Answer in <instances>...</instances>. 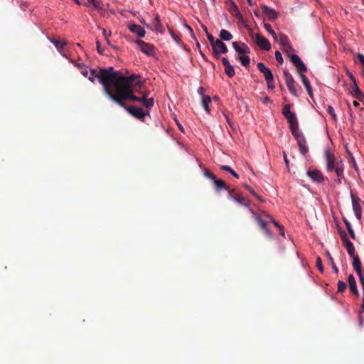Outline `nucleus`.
<instances>
[{
  "mask_svg": "<svg viewBox=\"0 0 364 364\" xmlns=\"http://www.w3.org/2000/svg\"><path fill=\"white\" fill-rule=\"evenodd\" d=\"M135 43L138 45L140 50L147 55H154L155 53V47L149 43L141 40H136Z\"/></svg>",
  "mask_w": 364,
  "mask_h": 364,
  "instance_id": "9b49d317",
  "label": "nucleus"
},
{
  "mask_svg": "<svg viewBox=\"0 0 364 364\" xmlns=\"http://www.w3.org/2000/svg\"><path fill=\"white\" fill-rule=\"evenodd\" d=\"M232 46L238 55L236 58L244 67H247L250 63V58L247 54L250 53L249 46L242 42H232Z\"/></svg>",
  "mask_w": 364,
  "mask_h": 364,
  "instance_id": "39448f33",
  "label": "nucleus"
},
{
  "mask_svg": "<svg viewBox=\"0 0 364 364\" xmlns=\"http://www.w3.org/2000/svg\"><path fill=\"white\" fill-rule=\"evenodd\" d=\"M295 138L297 141L300 152L302 154H306L309 151V148L308 146L306 145V141L304 134H301L300 135H296Z\"/></svg>",
  "mask_w": 364,
  "mask_h": 364,
  "instance_id": "dca6fc26",
  "label": "nucleus"
},
{
  "mask_svg": "<svg viewBox=\"0 0 364 364\" xmlns=\"http://www.w3.org/2000/svg\"><path fill=\"white\" fill-rule=\"evenodd\" d=\"M350 159H351V161H352V163H353V168H354L356 171H358V166H357V164H356V163H355V159L353 157V156H352V155H350Z\"/></svg>",
  "mask_w": 364,
  "mask_h": 364,
  "instance_id": "bf43d9fd",
  "label": "nucleus"
},
{
  "mask_svg": "<svg viewBox=\"0 0 364 364\" xmlns=\"http://www.w3.org/2000/svg\"><path fill=\"white\" fill-rule=\"evenodd\" d=\"M206 36H207V38L212 46L215 43L216 39H215V38L213 36V35H211L209 33H207Z\"/></svg>",
  "mask_w": 364,
  "mask_h": 364,
  "instance_id": "8fccbe9b",
  "label": "nucleus"
},
{
  "mask_svg": "<svg viewBox=\"0 0 364 364\" xmlns=\"http://www.w3.org/2000/svg\"><path fill=\"white\" fill-rule=\"evenodd\" d=\"M269 98L268 97H264V98L262 99V102H263L264 103H267V102H269Z\"/></svg>",
  "mask_w": 364,
  "mask_h": 364,
  "instance_id": "774afa93",
  "label": "nucleus"
},
{
  "mask_svg": "<svg viewBox=\"0 0 364 364\" xmlns=\"http://www.w3.org/2000/svg\"><path fill=\"white\" fill-rule=\"evenodd\" d=\"M262 9L269 20L274 21L278 18V13L274 9L269 8L266 5H262Z\"/></svg>",
  "mask_w": 364,
  "mask_h": 364,
  "instance_id": "f3484780",
  "label": "nucleus"
},
{
  "mask_svg": "<svg viewBox=\"0 0 364 364\" xmlns=\"http://www.w3.org/2000/svg\"><path fill=\"white\" fill-rule=\"evenodd\" d=\"M96 45H97V50L98 53L102 54L103 53V50H102V49L100 47V42L97 41Z\"/></svg>",
  "mask_w": 364,
  "mask_h": 364,
  "instance_id": "13d9d810",
  "label": "nucleus"
},
{
  "mask_svg": "<svg viewBox=\"0 0 364 364\" xmlns=\"http://www.w3.org/2000/svg\"><path fill=\"white\" fill-rule=\"evenodd\" d=\"M327 256H328V260L330 261L331 262V267H332V269H333L334 272L336 274H338V267H336V265L335 264V262L333 261V257H331V255H330V253L328 252L326 253Z\"/></svg>",
  "mask_w": 364,
  "mask_h": 364,
  "instance_id": "4c0bfd02",
  "label": "nucleus"
},
{
  "mask_svg": "<svg viewBox=\"0 0 364 364\" xmlns=\"http://www.w3.org/2000/svg\"><path fill=\"white\" fill-rule=\"evenodd\" d=\"M299 77L301 79L302 83H303L304 86L305 87V88L308 92V95H309V97L311 99H313L314 96H313L312 87L311 86L309 79L303 73H299Z\"/></svg>",
  "mask_w": 364,
  "mask_h": 364,
  "instance_id": "5701e85b",
  "label": "nucleus"
},
{
  "mask_svg": "<svg viewBox=\"0 0 364 364\" xmlns=\"http://www.w3.org/2000/svg\"><path fill=\"white\" fill-rule=\"evenodd\" d=\"M220 38L223 41H230L232 38V35L227 30L222 29L220 32Z\"/></svg>",
  "mask_w": 364,
  "mask_h": 364,
  "instance_id": "c756f323",
  "label": "nucleus"
},
{
  "mask_svg": "<svg viewBox=\"0 0 364 364\" xmlns=\"http://www.w3.org/2000/svg\"><path fill=\"white\" fill-rule=\"evenodd\" d=\"M228 198L246 207H249L250 205L248 199L244 198L240 193L235 191L233 189L229 191Z\"/></svg>",
  "mask_w": 364,
  "mask_h": 364,
  "instance_id": "9d476101",
  "label": "nucleus"
},
{
  "mask_svg": "<svg viewBox=\"0 0 364 364\" xmlns=\"http://www.w3.org/2000/svg\"><path fill=\"white\" fill-rule=\"evenodd\" d=\"M220 170L228 171L231 173L235 178H239V175L229 166L228 165H222L220 167Z\"/></svg>",
  "mask_w": 364,
  "mask_h": 364,
  "instance_id": "7c9ffc66",
  "label": "nucleus"
},
{
  "mask_svg": "<svg viewBox=\"0 0 364 364\" xmlns=\"http://www.w3.org/2000/svg\"><path fill=\"white\" fill-rule=\"evenodd\" d=\"M308 176L314 181L318 183H322L324 181V178L321 172L317 169L307 171Z\"/></svg>",
  "mask_w": 364,
  "mask_h": 364,
  "instance_id": "6ab92c4d",
  "label": "nucleus"
},
{
  "mask_svg": "<svg viewBox=\"0 0 364 364\" xmlns=\"http://www.w3.org/2000/svg\"><path fill=\"white\" fill-rule=\"evenodd\" d=\"M341 238L343 242V246L346 247L348 255L350 257L355 255V251L353 244L348 239L346 233L345 232H341Z\"/></svg>",
  "mask_w": 364,
  "mask_h": 364,
  "instance_id": "f8f14e48",
  "label": "nucleus"
},
{
  "mask_svg": "<svg viewBox=\"0 0 364 364\" xmlns=\"http://www.w3.org/2000/svg\"><path fill=\"white\" fill-rule=\"evenodd\" d=\"M326 161V168L328 171H335L338 176V183L341 184L342 179L344 178V165L342 160H337L335 155L329 150H326L324 153Z\"/></svg>",
  "mask_w": 364,
  "mask_h": 364,
  "instance_id": "20e7f679",
  "label": "nucleus"
},
{
  "mask_svg": "<svg viewBox=\"0 0 364 364\" xmlns=\"http://www.w3.org/2000/svg\"><path fill=\"white\" fill-rule=\"evenodd\" d=\"M290 109L291 105L289 104L285 105L282 109V114L288 120L289 123L291 122H294V120L297 119L295 114L294 112H291Z\"/></svg>",
  "mask_w": 364,
  "mask_h": 364,
  "instance_id": "aec40b11",
  "label": "nucleus"
},
{
  "mask_svg": "<svg viewBox=\"0 0 364 364\" xmlns=\"http://www.w3.org/2000/svg\"><path fill=\"white\" fill-rule=\"evenodd\" d=\"M267 217H269V218H270L271 221L272 222V223H273L275 226H277V227H278V228H279V230H280V231H281V232H280V233H281V235H284V228H283V227H282V226H281V225H279V224L276 220H274L271 216L267 215Z\"/></svg>",
  "mask_w": 364,
  "mask_h": 364,
  "instance_id": "ea45409f",
  "label": "nucleus"
},
{
  "mask_svg": "<svg viewBox=\"0 0 364 364\" xmlns=\"http://www.w3.org/2000/svg\"><path fill=\"white\" fill-rule=\"evenodd\" d=\"M204 175L205 177L210 178L213 181L216 178V176L209 170L205 169L204 171Z\"/></svg>",
  "mask_w": 364,
  "mask_h": 364,
  "instance_id": "79ce46f5",
  "label": "nucleus"
},
{
  "mask_svg": "<svg viewBox=\"0 0 364 364\" xmlns=\"http://www.w3.org/2000/svg\"><path fill=\"white\" fill-rule=\"evenodd\" d=\"M128 100H124L123 104L124 105H119L120 107L124 108L130 114L134 117L136 119L144 120V118L146 115L149 114V111L144 112L142 109L136 107L134 106H127L126 105V102Z\"/></svg>",
  "mask_w": 364,
  "mask_h": 364,
  "instance_id": "0eeeda50",
  "label": "nucleus"
},
{
  "mask_svg": "<svg viewBox=\"0 0 364 364\" xmlns=\"http://www.w3.org/2000/svg\"><path fill=\"white\" fill-rule=\"evenodd\" d=\"M289 124H290V129L291 131V134L294 137H296V135H300L302 134L299 130V124H298L297 119L294 120V122H289Z\"/></svg>",
  "mask_w": 364,
  "mask_h": 364,
  "instance_id": "cd10ccee",
  "label": "nucleus"
},
{
  "mask_svg": "<svg viewBox=\"0 0 364 364\" xmlns=\"http://www.w3.org/2000/svg\"><path fill=\"white\" fill-rule=\"evenodd\" d=\"M284 159L285 161L286 165L288 166H289V160L287 159V154H285V152H284Z\"/></svg>",
  "mask_w": 364,
  "mask_h": 364,
  "instance_id": "680f3d73",
  "label": "nucleus"
},
{
  "mask_svg": "<svg viewBox=\"0 0 364 364\" xmlns=\"http://www.w3.org/2000/svg\"><path fill=\"white\" fill-rule=\"evenodd\" d=\"M139 75H132L125 78L121 88L117 92V97L114 98V101L118 105H124V100H130L134 102H141L144 106L149 111L154 106V98H147V95L145 94L142 97H139L134 95V90L136 87H141L142 82L136 81Z\"/></svg>",
  "mask_w": 364,
  "mask_h": 364,
  "instance_id": "7ed1b4c3",
  "label": "nucleus"
},
{
  "mask_svg": "<svg viewBox=\"0 0 364 364\" xmlns=\"http://www.w3.org/2000/svg\"><path fill=\"white\" fill-rule=\"evenodd\" d=\"M51 42L54 44L55 48L60 51L63 49V47L66 45L65 41H60V40L53 39L51 41Z\"/></svg>",
  "mask_w": 364,
  "mask_h": 364,
  "instance_id": "2f4dec72",
  "label": "nucleus"
},
{
  "mask_svg": "<svg viewBox=\"0 0 364 364\" xmlns=\"http://www.w3.org/2000/svg\"><path fill=\"white\" fill-rule=\"evenodd\" d=\"M244 187L252 195V196H256V193L255 192V191L250 186H248L247 184H245L244 185Z\"/></svg>",
  "mask_w": 364,
  "mask_h": 364,
  "instance_id": "3c124183",
  "label": "nucleus"
},
{
  "mask_svg": "<svg viewBox=\"0 0 364 364\" xmlns=\"http://www.w3.org/2000/svg\"><path fill=\"white\" fill-rule=\"evenodd\" d=\"M264 26L266 31L273 37L274 40L277 41V34L272 28L271 25L269 23H264Z\"/></svg>",
  "mask_w": 364,
  "mask_h": 364,
  "instance_id": "72a5a7b5",
  "label": "nucleus"
},
{
  "mask_svg": "<svg viewBox=\"0 0 364 364\" xmlns=\"http://www.w3.org/2000/svg\"><path fill=\"white\" fill-rule=\"evenodd\" d=\"M258 200H259L260 202H264V199L262 198V197H260L259 196H258L257 193H256V196H254Z\"/></svg>",
  "mask_w": 364,
  "mask_h": 364,
  "instance_id": "0e129e2a",
  "label": "nucleus"
},
{
  "mask_svg": "<svg viewBox=\"0 0 364 364\" xmlns=\"http://www.w3.org/2000/svg\"><path fill=\"white\" fill-rule=\"evenodd\" d=\"M168 32L171 35V37L173 38L174 41L178 44L181 41L179 36L175 34L170 28H168Z\"/></svg>",
  "mask_w": 364,
  "mask_h": 364,
  "instance_id": "c03bdc74",
  "label": "nucleus"
},
{
  "mask_svg": "<svg viewBox=\"0 0 364 364\" xmlns=\"http://www.w3.org/2000/svg\"><path fill=\"white\" fill-rule=\"evenodd\" d=\"M350 237L353 239V240H355V232H354V230L353 228L350 229L348 230Z\"/></svg>",
  "mask_w": 364,
  "mask_h": 364,
  "instance_id": "4d7b16f0",
  "label": "nucleus"
},
{
  "mask_svg": "<svg viewBox=\"0 0 364 364\" xmlns=\"http://www.w3.org/2000/svg\"><path fill=\"white\" fill-rule=\"evenodd\" d=\"M338 292H343L346 290V287H347V285L346 284L341 281V280H339L338 282Z\"/></svg>",
  "mask_w": 364,
  "mask_h": 364,
  "instance_id": "58836bf2",
  "label": "nucleus"
},
{
  "mask_svg": "<svg viewBox=\"0 0 364 364\" xmlns=\"http://www.w3.org/2000/svg\"><path fill=\"white\" fill-rule=\"evenodd\" d=\"M316 265L321 272H323V267L322 261H321V259L320 257H317L316 261Z\"/></svg>",
  "mask_w": 364,
  "mask_h": 364,
  "instance_id": "a19ab883",
  "label": "nucleus"
},
{
  "mask_svg": "<svg viewBox=\"0 0 364 364\" xmlns=\"http://www.w3.org/2000/svg\"><path fill=\"white\" fill-rule=\"evenodd\" d=\"M284 50L285 52H287V53H289L290 52H294V49L292 48V46H291V44L289 43V44H287V46H285L284 47Z\"/></svg>",
  "mask_w": 364,
  "mask_h": 364,
  "instance_id": "09e8293b",
  "label": "nucleus"
},
{
  "mask_svg": "<svg viewBox=\"0 0 364 364\" xmlns=\"http://www.w3.org/2000/svg\"><path fill=\"white\" fill-rule=\"evenodd\" d=\"M327 112L331 116L332 119L336 122L337 117L335 113L334 109L331 105H328L326 109Z\"/></svg>",
  "mask_w": 364,
  "mask_h": 364,
  "instance_id": "e433bc0d",
  "label": "nucleus"
},
{
  "mask_svg": "<svg viewBox=\"0 0 364 364\" xmlns=\"http://www.w3.org/2000/svg\"><path fill=\"white\" fill-rule=\"evenodd\" d=\"M87 78L92 82L97 78L102 85L105 94L112 101L117 97V92L121 88L125 78L119 72L115 71L112 67L100 68L98 71L90 69Z\"/></svg>",
  "mask_w": 364,
  "mask_h": 364,
  "instance_id": "f257e3e1",
  "label": "nucleus"
},
{
  "mask_svg": "<svg viewBox=\"0 0 364 364\" xmlns=\"http://www.w3.org/2000/svg\"><path fill=\"white\" fill-rule=\"evenodd\" d=\"M348 284L350 291L358 296L359 295V292L357 289L356 280L353 274H350L348 276Z\"/></svg>",
  "mask_w": 364,
  "mask_h": 364,
  "instance_id": "b1692460",
  "label": "nucleus"
},
{
  "mask_svg": "<svg viewBox=\"0 0 364 364\" xmlns=\"http://www.w3.org/2000/svg\"><path fill=\"white\" fill-rule=\"evenodd\" d=\"M250 211L252 214L255 220L258 223L260 228L264 232L265 235L268 237H271L272 234L267 228V223L262 220L261 217L257 215L252 209L250 208Z\"/></svg>",
  "mask_w": 364,
  "mask_h": 364,
  "instance_id": "4468645a",
  "label": "nucleus"
},
{
  "mask_svg": "<svg viewBox=\"0 0 364 364\" xmlns=\"http://www.w3.org/2000/svg\"><path fill=\"white\" fill-rule=\"evenodd\" d=\"M80 72L81 74L85 77H87L90 73L89 70L87 68H82V70Z\"/></svg>",
  "mask_w": 364,
  "mask_h": 364,
  "instance_id": "603ef678",
  "label": "nucleus"
},
{
  "mask_svg": "<svg viewBox=\"0 0 364 364\" xmlns=\"http://www.w3.org/2000/svg\"><path fill=\"white\" fill-rule=\"evenodd\" d=\"M275 58L279 63H280V64L283 63V58H282V53L278 50H277L275 52Z\"/></svg>",
  "mask_w": 364,
  "mask_h": 364,
  "instance_id": "49530a36",
  "label": "nucleus"
},
{
  "mask_svg": "<svg viewBox=\"0 0 364 364\" xmlns=\"http://www.w3.org/2000/svg\"><path fill=\"white\" fill-rule=\"evenodd\" d=\"M279 44L283 46V48L289 43V38L284 33L279 34Z\"/></svg>",
  "mask_w": 364,
  "mask_h": 364,
  "instance_id": "473e14b6",
  "label": "nucleus"
},
{
  "mask_svg": "<svg viewBox=\"0 0 364 364\" xmlns=\"http://www.w3.org/2000/svg\"><path fill=\"white\" fill-rule=\"evenodd\" d=\"M140 22H141V23L144 24L147 28H151L150 25H149V24L146 23V22H145V20H144V19H141V20H140Z\"/></svg>",
  "mask_w": 364,
  "mask_h": 364,
  "instance_id": "69168bd1",
  "label": "nucleus"
},
{
  "mask_svg": "<svg viewBox=\"0 0 364 364\" xmlns=\"http://www.w3.org/2000/svg\"><path fill=\"white\" fill-rule=\"evenodd\" d=\"M255 43L262 49L264 50H269L271 49V45L269 41L262 36L260 33L255 35Z\"/></svg>",
  "mask_w": 364,
  "mask_h": 364,
  "instance_id": "ddd939ff",
  "label": "nucleus"
},
{
  "mask_svg": "<svg viewBox=\"0 0 364 364\" xmlns=\"http://www.w3.org/2000/svg\"><path fill=\"white\" fill-rule=\"evenodd\" d=\"M364 313V304H362L359 310V314H361Z\"/></svg>",
  "mask_w": 364,
  "mask_h": 364,
  "instance_id": "e2e57ef3",
  "label": "nucleus"
},
{
  "mask_svg": "<svg viewBox=\"0 0 364 364\" xmlns=\"http://www.w3.org/2000/svg\"><path fill=\"white\" fill-rule=\"evenodd\" d=\"M267 84V87L269 89L273 90L275 87L274 82V78L272 80H266Z\"/></svg>",
  "mask_w": 364,
  "mask_h": 364,
  "instance_id": "de8ad7c7",
  "label": "nucleus"
},
{
  "mask_svg": "<svg viewBox=\"0 0 364 364\" xmlns=\"http://www.w3.org/2000/svg\"><path fill=\"white\" fill-rule=\"evenodd\" d=\"M228 10L230 13L238 20L242 21L243 19L242 15L241 14L237 6L232 0H230Z\"/></svg>",
  "mask_w": 364,
  "mask_h": 364,
  "instance_id": "412c9836",
  "label": "nucleus"
},
{
  "mask_svg": "<svg viewBox=\"0 0 364 364\" xmlns=\"http://www.w3.org/2000/svg\"><path fill=\"white\" fill-rule=\"evenodd\" d=\"M291 63L296 67V69L300 73H304L307 70V68L299 55L292 54L290 55Z\"/></svg>",
  "mask_w": 364,
  "mask_h": 364,
  "instance_id": "2eb2a0df",
  "label": "nucleus"
},
{
  "mask_svg": "<svg viewBox=\"0 0 364 364\" xmlns=\"http://www.w3.org/2000/svg\"><path fill=\"white\" fill-rule=\"evenodd\" d=\"M87 78L92 82L97 78L102 85L105 94L112 101L117 97V92L121 88L125 78L119 72L115 71L112 67L100 68L98 71L90 69Z\"/></svg>",
  "mask_w": 364,
  "mask_h": 364,
  "instance_id": "f03ea898",
  "label": "nucleus"
},
{
  "mask_svg": "<svg viewBox=\"0 0 364 364\" xmlns=\"http://www.w3.org/2000/svg\"><path fill=\"white\" fill-rule=\"evenodd\" d=\"M343 221H344V223H345L348 230L351 229V228H353L351 224L350 223V222L347 219L343 218Z\"/></svg>",
  "mask_w": 364,
  "mask_h": 364,
  "instance_id": "6e6d98bb",
  "label": "nucleus"
},
{
  "mask_svg": "<svg viewBox=\"0 0 364 364\" xmlns=\"http://www.w3.org/2000/svg\"><path fill=\"white\" fill-rule=\"evenodd\" d=\"M350 196L352 199V205L355 215L356 218L360 220L362 218V200L358 196L353 194L352 193L350 194Z\"/></svg>",
  "mask_w": 364,
  "mask_h": 364,
  "instance_id": "1a4fd4ad",
  "label": "nucleus"
},
{
  "mask_svg": "<svg viewBox=\"0 0 364 364\" xmlns=\"http://www.w3.org/2000/svg\"><path fill=\"white\" fill-rule=\"evenodd\" d=\"M225 73L229 77H232L235 74V69L231 65L225 68Z\"/></svg>",
  "mask_w": 364,
  "mask_h": 364,
  "instance_id": "c9c22d12",
  "label": "nucleus"
},
{
  "mask_svg": "<svg viewBox=\"0 0 364 364\" xmlns=\"http://www.w3.org/2000/svg\"><path fill=\"white\" fill-rule=\"evenodd\" d=\"M283 74L286 85L290 93L296 97L299 96V95L301 93V87L296 82L292 75L289 73L288 70H284Z\"/></svg>",
  "mask_w": 364,
  "mask_h": 364,
  "instance_id": "423d86ee",
  "label": "nucleus"
},
{
  "mask_svg": "<svg viewBox=\"0 0 364 364\" xmlns=\"http://www.w3.org/2000/svg\"><path fill=\"white\" fill-rule=\"evenodd\" d=\"M359 277V281L361 284V286L364 284V271L360 272V274H358Z\"/></svg>",
  "mask_w": 364,
  "mask_h": 364,
  "instance_id": "864d4df0",
  "label": "nucleus"
},
{
  "mask_svg": "<svg viewBox=\"0 0 364 364\" xmlns=\"http://www.w3.org/2000/svg\"><path fill=\"white\" fill-rule=\"evenodd\" d=\"M257 67L259 72L262 73H264L267 69H269L264 65L263 63L261 62L257 63Z\"/></svg>",
  "mask_w": 364,
  "mask_h": 364,
  "instance_id": "a18cd8bd",
  "label": "nucleus"
},
{
  "mask_svg": "<svg viewBox=\"0 0 364 364\" xmlns=\"http://www.w3.org/2000/svg\"><path fill=\"white\" fill-rule=\"evenodd\" d=\"M213 56L218 59L221 54L228 51L227 46L221 40L216 39L215 43L211 46Z\"/></svg>",
  "mask_w": 364,
  "mask_h": 364,
  "instance_id": "6e6552de",
  "label": "nucleus"
},
{
  "mask_svg": "<svg viewBox=\"0 0 364 364\" xmlns=\"http://www.w3.org/2000/svg\"><path fill=\"white\" fill-rule=\"evenodd\" d=\"M353 259V267L358 274H360L362 271V265L358 255L351 257Z\"/></svg>",
  "mask_w": 364,
  "mask_h": 364,
  "instance_id": "a878e982",
  "label": "nucleus"
},
{
  "mask_svg": "<svg viewBox=\"0 0 364 364\" xmlns=\"http://www.w3.org/2000/svg\"><path fill=\"white\" fill-rule=\"evenodd\" d=\"M129 29L131 32L136 34L139 37L143 38L145 36V30L139 25L133 23L129 26Z\"/></svg>",
  "mask_w": 364,
  "mask_h": 364,
  "instance_id": "4be33fe9",
  "label": "nucleus"
},
{
  "mask_svg": "<svg viewBox=\"0 0 364 364\" xmlns=\"http://www.w3.org/2000/svg\"><path fill=\"white\" fill-rule=\"evenodd\" d=\"M92 6L97 11H102L104 9L102 0H92Z\"/></svg>",
  "mask_w": 364,
  "mask_h": 364,
  "instance_id": "f704fd0d",
  "label": "nucleus"
},
{
  "mask_svg": "<svg viewBox=\"0 0 364 364\" xmlns=\"http://www.w3.org/2000/svg\"><path fill=\"white\" fill-rule=\"evenodd\" d=\"M350 79L353 81V91L352 95L353 96L356 98L359 101H362L364 98V94L362 92V91L359 89L358 86L357 85L355 82V80L353 75L350 76Z\"/></svg>",
  "mask_w": 364,
  "mask_h": 364,
  "instance_id": "a211bd4d",
  "label": "nucleus"
},
{
  "mask_svg": "<svg viewBox=\"0 0 364 364\" xmlns=\"http://www.w3.org/2000/svg\"><path fill=\"white\" fill-rule=\"evenodd\" d=\"M152 24H153L154 31L159 32L161 33H164V28L162 23H161L160 17H159V14H156L155 16L154 19L153 20Z\"/></svg>",
  "mask_w": 364,
  "mask_h": 364,
  "instance_id": "393cba45",
  "label": "nucleus"
},
{
  "mask_svg": "<svg viewBox=\"0 0 364 364\" xmlns=\"http://www.w3.org/2000/svg\"><path fill=\"white\" fill-rule=\"evenodd\" d=\"M222 63H223V64L225 68L230 65V63L229 60L226 58H222Z\"/></svg>",
  "mask_w": 364,
  "mask_h": 364,
  "instance_id": "5fc2aeb1",
  "label": "nucleus"
},
{
  "mask_svg": "<svg viewBox=\"0 0 364 364\" xmlns=\"http://www.w3.org/2000/svg\"><path fill=\"white\" fill-rule=\"evenodd\" d=\"M103 34H104V36H105V37L106 38H107V37H108L109 36H110V33H107V31H106L105 29H103Z\"/></svg>",
  "mask_w": 364,
  "mask_h": 364,
  "instance_id": "338daca9",
  "label": "nucleus"
},
{
  "mask_svg": "<svg viewBox=\"0 0 364 364\" xmlns=\"http://www.w3.org/2000/svg\"><path fill=\"white\" fill-rule=\"evenodd\" d=\"M83 4L85 6L89 7L90 5H92V0H87L86 1L84 2Z\"/></svg>",
  "mask_w": 364,
  "mask_h": 364,
  "instance_id": "052dcab7",
  "label": "nucleus"
},
{
  "mask_svg": "<svg viewBox=\"0 0 364 364\" xmlns=\"http://www.w3.org/2000/svg\"><path fill=\"white\" fill-rule=\"evenodd\" d=\"M211 102L210 97L208 95L203 96L202 97V105L204 108V109L209 113L210 109L209 107V105Z\"/></svg>",
  "mask_w": 364,
  "mask_h": 364,
  "instance_id": "c85d7f7f",
  "label": "nucleus"
},
{
  "mask_svg": "<svg viewBox=\"0 0 364 364\" xmlns=\"http://www.w3.org/2000/svg\"><path fill=\"white\" fill-rule=\"evenodd\" d=\"M216 191H220L221 190H227L230 191L228 186L226 185L224 181L221 179H218L217 178L213 181Z\"/></svg>",
  "mask_w": 364,
  "mask_h": 364,
  "instance_id": "bb28decb",
  "label": "nucleus"
},
{
  "mask_svg": "<svg viewBox=\"0 0 364 364\" xmlns=\"http://www.w3.org/2000/svg\"><path fill=\"white\" fill-rule=\"evenodd\" d=\"M265 80H272L273 75L272 71L269 69H267L264 73H263Z\"/></svg>",
  "mask_w": 364,
  "mask_h": 364,
  "instance_id": "37998d69",
  "label": "nucleus"
}]
</instances>
